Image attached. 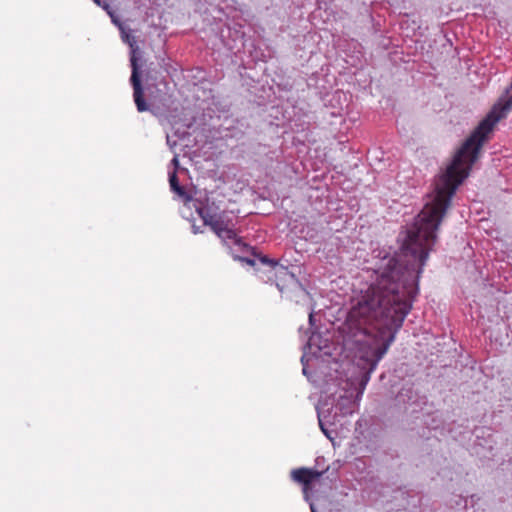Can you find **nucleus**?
Instances as JSON below:
<instances>
[{
	"mask_svg": "<svg viewBox=\"0 0 512 512\" xmlns=\"http://www.w3.org/2000/svg\"><path fill=\"white\" fill-rule=\"evenodd\" d=\"M449 208L425 204L408 228L398 254L380 251L373 272L375 280L351 301L345 322L343 344L353 353L359 369L356 395L341 396L336 408L342 415L358 407L378 362L394 342L397 332L419 293V279L432 250L439 225Z\"/></svg>",
	"mask_w": 512,
	"mask_h": 512,
	"instance_id": "obj_1",
	"label": "nucleus"
},
{
	"mask_svg": "<svg viewBox=\"0 0 512 512\" xmlns=\"http://www.w3.org/2000/svg\"><path fill=\"white\" fill-rule=\"evenodd\" d=\"M190 201L203 220V224L208 226L224 243L230 241L235 246L248 247L239 236L238 217L232 211L221 209L215 199L208 194H200L194 199L191 198Z\"/></svg>",
	"mask_w": 512,
	"mask_h": 512,
	"instance_id": "obj_2",
	"label": "nucleus"
},
{
	"mask_svg": "<svg viewBox=\"0 0 512 512\" xmlns=\"http://www.w3.org/2000/svg\"><path fill=\"white\" fill-rule=\"evenodd\" d=\"M122 32V39L125 43L129 45L131 48V56H130V63L132 68L131 78L130 82L133 87V97L134 102L136 104L137 110L139 112H144L148 110V105L144 100L143 97V88L141 85V79H140V67L138 64V60L140 57V51L139 48L136 46V40L134 36H131L130 34L126 33L123 29V27H119Z\"/></svg>",
	"mask_w": 512,
	"mask_h": 512,
	"instance_id": "obj_3",
	"label": "nucleus"
},
{
	"mask_svg": "<svg viewBox=\"0 0 512 512\" xmlns=\"http://www.w3.org/2000/svg\"><path fill=\"white\" fill-rule=\"evenodd\" d=\"M324 474V471H317L309 468H298L291 472V478L303 485V491L307 494L310 489V485L315 480L319 479Z\"/></svg>",
	"mask_w": 512,
	"mask_h": 512,
	"instance_id": "obj_4",
	"label": "nucleus"
},
{
	"mask_svg": "<svg viewBox=\"0 0 512 512\" xmlns=\"http://www.w3.org/2000/svg\"><path fill=\"white\" fill-rule=\"evenodd\" d=\"M169 184L171 190L176 193L179 197L183 198L186 201H190L191 197L187 194L185 188L180 185L177 174L175 171L169 172Z\"/></svg>",
	"mask_w": 512,
	"mask_h": 512,
	"instance_id": "obj_5",
	"label": "nucleus"
},
{
	"mask_svg": "<svg viewBox=\"0 0 512 512\" xmlns=\"http://www.w3.org/2000/svg\"><path fill=\"white\" fill-rule=\"evenodd\" d=\"M248 247L247 248H243V247H240V246H237L238 249L242 252H245V251H248V250H252V254L254 257H257V260L263 264V265H267L271 268H274L277 266L278 264V261L275 260V259H271L265 255H260V254H257L255 251H254V248H251L248 244H246Z\"/></svg>",
	"mask_w": 512,
	"mask_h": 512,
	"instance_id": "obj_6",
	"label": "nucleus"
},
{
	"mask_svg": "<svg viewBox=\"0 0 512 512\" xmlns=\"http://www.w3.org/2000/svg\"><path fill=\"white\" fill-rule=\"evenodd\" d=\"M101 8L107 12V14L111 17L113 23H115L118 27H121V23L116 19L114 11L112 10L108 2H103Z\"/></svg>",
	"mask_w": 512,
	"mask_h": 512,
	"instance_id": "obj_7",
	"label": "nucleus"
},
{
	"mask_svg": "<svg viewBox=\"0 0 512 512\" xmlns=\"http://www.w3.org/2000/svg\"><path fill=\"white\" fill-rule=\"evenodd\" d=\"M238 259L240 261H242V262L247 263L250 266H255L256 265V261H257V257H255V258L238 257Z\"/></svg>",
	"mask_w": 512,
	"mask_h": 512,
	"instance_id": "obj_8",
	"label": "nucleus"
},
{
	"mask_svg": "<svg viewBox=\"0 0 512 512\" xmlns=\"http://www.w3.org/2000/svg\"><path fill=\"white\" fill-rule=\"evenodd\" d=\"M316 337H319V335H316L315 333H312V335L309 337V339L307 341V344H306V346L309 349H311L312 346L316 345L315 342H314Z\"/></svg>",
	"mask_w": 512,
	"mask_h": 512,
	"instance_id": "obj_9",
	"label": "nucleus"
},
{
	"mask_svg": "<svg viewBox=\"0 0 512 512\" xmlns=\"http://www.w3.org/2000/svg\"><path fill=\"white\" fill-rule=\"evenodd\" d=\"M171 165L173 166V170L172 171H177L178 167H179V159H178V156L175 155L173 157V159L171 160Z\"/></svg>",
	"mask_w": 512,
	"mask_h": 512,
	"instance_id": "obj_10",
	"label": "nucleus"
},
{
	"mask_svg": "<svg viewBox=\"0 0 512 512\" xmlns=\"http://www.w3.org/2000/svg\"><path fill=\"white\" fill-rule=\"evenodd\" d=\"M301 363L303 365V369H302V372L304 375H308V369H307V365H306V355L303 354V356L301 357Z\"/></svg>",
	"mask_w": 512,
	"mask_h": 512,
	"instance_id": "obj_11",
	"label": "nucleus"
},
{
	"mask_svg": "<svg viewBox=\"0 0 512 512\" xmlns=\"http://www.w3.org/2000/svg\"><path fill=\"white\" fill-rule=\"evenodd\" d=\"M192 231H193V233H194V234H198V233H202V232H203V230H201V229H200L198 226H196V225H193V226H192Z\"/></svg>",
	"mask_w": 512,
	"mask_h": 512,
	"instance_id": "obj_12",
	"label": "nucleus"
},
{
	"mask_svg": "<svg viewBox=\"0 0 512 512\" xmlns=\"http://www.w3.org/2000/svg\"><path fill=\"white\" fill-rule=\"evenodd\" d=\"M309 324H310L311 326H313V325H314V313H313V311H311V312L309 313Z\"/></svg>",
	"mask_w": 512,
	"mask_h": 512,
	"instance_id": "obj_13",
	"label": "nucleus"
},
{
	"mask_svg": "<svg viewBox=\"0 0 512 512\" xmlns=\"http://www.w3.org/2000/svg\"><path fill=\"white\" fill-rule=\"evenodd\" d=\"M319 426H320L321 430L324 432V434L328 436V432L324 428V425H323V423H322V421L320 419H319Z\"/></svg>",
	"mask_w": 512,
	"mask_h": 512,
	"instance_id": "obj_14",
	"label": "nucleus"
},
{
	"mask_svg": "<svg viewBox=\"0 0 512 512\" xmlns=\"http://www.w3.org/2000/svg\"><path fill=\"white\" fill-rule=\"evenodd\" d=\"M93 2H94L97 6L102 7L103 2H105V1H104V0H93Z\"/></svg>",
	"mask_w": 512,
	"mask_h": 512,
	"instance_id": "obj_15",
	"label": "nucleus"
},
{
	"mask_svg": "<svg viewBox=\"0 0 512 512\" xmlns=\"http://www.w3.org/2000/svg\"><path fill=\"white\" fill-rule=\"evenodd\" d=\"M311 512H317L314 504H310Z\"/></svg>",
	"mask_w": 512,
	"mask_h": 512,
	"instance_id": "obj_16",
	"label": "nucleus"
},
{
	"mask_svg": "<svg viewBox=\"0 0 512 512\" xmlns=\"http://www.w3.org/2000/svg\"><path fill=\"white\" fill-rule=\"evenodd\" d=\"M470 502H471V504H472V505L474 504V502H475V496H471V497H470Z\"/></svg>",
	"mask_w": 512,
	"mask_h": 512,
	"instance_id": "obj_17",
	"label": "nucleus"
},
{
	"mask_svg": "<svg viewBox=\"0 0 512 512\" xmlns=\"http://www.w3.org/2000/svg\"><path fill=\"white\" fill-rule=\"evenodd\" d=\"M464 502H465V508L467 509L468 499H464Z\"/></svg>",
	"mask_w": 512,
	"mask_h": 512,
	"instance_id": "obj_18",
	"label": "nucleus"
},
{
	"mask_svg": "<svg viewBox=\"0 0 512 512\" xmlns=\"http://www.w3.org/2000/svg\"><path fill=\"white\" fill-rule=\"evenodd\" d=\"M167 143L172 144V141H170L169 137H167Z\"/></svg>",
	"mask_w": 512,
	"mask_h": 512,
	"instance_id": "obj_19",
	"label": "nucleus"
},
{
	"mask_svg": "<svg viewBox=\"0 0 512 512\" xmlns=\"http://www.w3.org/2000/svg\"><path fill=\"white\" fill-rule=\"evenodd\" d=\"M167 143L172 144V141H170L169 137H167Z\"/></svg>",
	"mask_w": 512,
	"mask_h": 512,
	"instance_id": "obj_20",
	"label": "nucleus"
}]
</instances>
